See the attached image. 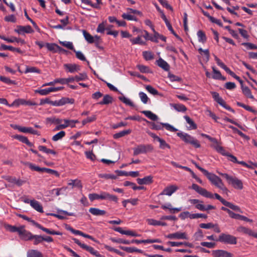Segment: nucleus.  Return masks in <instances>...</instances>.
<instances>
[{
  "mask_svg": "<svg viewBox=\"0 0 257 257\" xmlns=\"http://www.w3.org/2000/svg\"><path fill=\"white\" fill-rule=\"evenodd\" d=\"M197 36L198 37V41L199 42L204 43L206 41V36L204 32L199 30L197 32Z\"/></svg>",
  "mask_w": 257,
  "mask_h": 257,
  "instance_id": "42",
  "label": "nucleus"
},
{
  "mask_svg": "<svg viewBox=\"0 0 257 257\" xmlns=\"http://www.w3.org/2000/svg\"><path fill=\"white\" fill-rule=\"evenodd\" d=\"M20 238L24 240H32L33 234L25 229V226L21 225V229L19 234Z\"/></svg>",
  "mask_w": 257,
  "mask_h": 257,
  "instance_id": "11",
  "label": "nucleus"
},
{
  "mask_svg": "<svg viewBox=\"0 0 257 257\" xmlns=\"http://www.w3.org/2000/svg\"><path fill=\"white\" fill-rule=\"evenodd\" d=\"M148 223L152 225H161V226H167V223L165 222H161L153 219H150L148 220Z\"/></svg>",
  "mask_w": 257,
  "mask_h": 257,
  "instance_id": "45",
  "label": "nucleus"
},
{
  "mask_svg": "<svg viewBox=\"0 0 257 257\" xmlns=\"http://www.w3.org/2000/svg\"><path fill=\"white\" fill-rule=\"evenodd\" d=\"M213 144L212 145V147L214 149L216 150V151L222 155L223 156H224V155H226V153L227 152L224 149L220 146L219 144V143L217 139H216V142H212Z\"/></svg>",
  "mask_w": 257,
  "mask_h": 257,
  "instance_id": "23",
  "label": "nucleus"
},
{
  "mask_svg": "<svg viewBox=\"0 0 257 257\" xmlns=\"http://www.w3.org/2000/svg\"><path fill=\"white\" fill-rule=\"evenodd\" d=\"M165 237L170 239H188L187 234L185 232H181L179 231L173 233H170Z\"/></svg>",
  "mask_w": 257,
  "mask_h": 257,
  "instance_id": "9",
  "label": "nucleus"
},
{
  "mask_svg": "<svg viewBox=\"0 0 257 257\" xmlns=\"http://www.w3.org/2000/svg\"><path fill=\"white\" fill-rule=\"evenodd\" d=\"M89 212L93 215L95 216H103L105 214L106 211L103 210H100L97 208H90Z\"/></svg>",
  "mask_w": 257,
  "mask_h": 257,
  "instance_id": "26",
  "label": "nucleus"
},
{
  "mask_svg": "<svg viewBox=\"0 0 257 257\" xmlns=\"http://www.w3.org/2000/svg\"><path fill=\"white\" fill-rule=\"evenodd\" d=\"M2 39L9 43H14L16 42L17 43H21L22 44L25 43V41L24 40L19 38H17L16 37H13L12 38H2Z\"/></svg>",
  "mask_w": 257,
  "mask_h": 257,
  "instance_id": "48",
  "label": "nucleus"
},
{
  "mask_svg": "<svg viewBox=\"0 0 257 257\" xmlns=\"http://www.w3.org/2000/svg\"><path fill=\"white\" fill-rule=\"evenodd\" d=\"M25 164L28 166L29 168L33 171H35L39 172H44V168H40L39 166H36L30 162H26L25 163Z\"/></svg>",
  "mask_w": 257,
  "mask_h": 257,
  "instance_id": "38",
  "label": "nucleus"
},
{
  "mask_svg": "<svg viewBox=\"0 0 257 257\" xmlns=\"http://www.w3.org/2000/svg\"><path fill=\"white\" fill-rule=\"evenodd\" d=\"M178 189V187L175 185H170L166 187L159 195L171 196L176 192Z\"/></svg>",
  "mask_w": 257,
  "mask_h": 257,
  "instance_id": "15",
  "label": "nucleus"
},
{
  "mask_svg": "<svg viewBox=\"0 0 257 257\" xmlns=\"http://www.w3.org/2000/svg\"><path fill=\"white\" fill-rule=\"evenodd\" d=\"M241 45L244 46L247 50L257 49V46L251 43H242Z\"/></svg>",
  "mask_w": 257,
  "mask_h": 257,
  "instance_id": "62",
  "label": "nucleus"
},
{
  "mask_svg": "<svg viewBox=\"0 0 257 257\" xmlns=\"http://www.w3.org/2000/svg\"><path fill=\"white\" fill-rule=\"evenodd\" d=\"M130 41L132 42V44H140V45H144L145 42L141 40V36H138L136 38L131 39Z\"/></svg>",
  "mask_w": 257,
  "mask_h": 257,
  "instance_id": "57",
  "label": "nucleus"
},
{
  "mask_svg": "<svg viewBox=\"0 0 257 257\" xmlns=\"http://www.w3.org/2000/svg\"><path fill=\"white\" fill-rule=\"evenodd\" d=\"M88 198L91 201H93L94 200H102V192H101L100 194L96 193L89 194L88 195Z\"/></svg>",
  "mask_w": 257,
  "mask_h": 257,
  "instance_id": "43",
  "label": "nucleus"
},
{
  "mask_svg": "<svg viewBox=\"0 0 257 257\" xmlns=\"http://www.w3.org/2000/svg\"><path fill=\"white\" fill-rule=\"evenodd\" d=\"M73 79V81L79 82L80 81H84L88 79V76L85 72L80 73L79 75H75L74 77H71Z\"/></svg>",
  "mask_w": 257,
  "mask_h": 257,
  "instance_id": "32",
  "label": "nucleus"
},
{
  "mask_svg": "<svg viewBox=\"0 0 257 257\" xmlns=\"http://www.w3.org/2000/svg\"><path fill=\"white\" fill-rule=\"evenodd\" d=\"M27 257H43L42 253L36 250H31L27 253Z\"/></svg>",
  "mask_w": 257,
  "mask_h": 257,
  "instance_id": "49",
  "label": "nucleus"
},
{
  "mask_svg": "<svg viewBox=\"0 0 257 257\" xmlns=\"http://www.w3.org/2000/svg\"><path fill=\"white\" fill-rule=\"evenodd\" d=\"M153 147L150 144L139 145L133 149L134 156H137L140 154H146L149 152H152Z\"/></svg>",
  "mask_w": 257,
  "mask_h": 257,
  "instance_id": "7",
  "label": "nucleus"
},
{
  "mask_svg": "<svg viewBox=\"0 0 257 257\" xmlns=\"http://www.w3.org/2000/svg\"><path fill=\"white\" fill-rule=\"evenodd\" d=\"M124 19L128 21H137V19L134 16L131 15L130 14L123 13L121 16Z\"/></svg>",
  "mask_w": 257,
  "mask_h": 257,
  "instance_id": "63",
  "label": "nucleus"
},
{
  "mask_svg": "<svg viewBox=\"0 0 257 257\" xmlns=\"http://www.w3.org/2000/svg\"><path fill=\"white\" fill-rule=\"evenodd\" d=\"M124 186H131L134 190H145L146 188L144 186H137L136 184L133 182H131L128 181H125L123 183Z\"/></svg>",
  "mask_w": 257,
  "mask_h": 257,
  "instance_id": "33",
  "label": "nucleus"
},
{
  "mask_svg": "<svg viewBox=\"0 0 257 257\" xmlns=\"http://www.w3.org/2000/svg\"><path fill=\"white\" fill-rule=\"evenodd\" d=\"M154 32V36L150 37V38H149L150 40H151L152 42L158 43V39H161L163 41L166 42V37L160 34L159 33L156 32L155 30V32Z\"/></svg>",
  "mask_w": 257,
  "mask_h": 257,
  "instance_id": "18",
  "label": "nucleus"
},
{
  "mask_svg": "<svg viewBox=\"0 0 257 257\" xmlns=\"http://www.w3.org/2000/svg\"><path fill=\"white\" fill-rule=\"evenodd\" d=\"M113 101V98L112 96L108 94H106L103 96V98L102 101H100L98 104L100 105L108 104L111 103Z\"/></svg>",
  "mask_w": 257,
  "mask_h": 257,
  "instance_id": "34",
  "label": "nucleus"
},
{
  "mask_svg": "<svg viewBox=\"0 0 257 257\" xmlns=\"http://www.w3.org/2000/svg\"><path fill=\"white\" fill-rule=\"evenodd\" d=\"M66 189H67V187H64L60 188H55V189H52L50 191V193L52 194H55L57 196H58L61 194H63L64 192L66 191Z\"/></svg>",
  "mask_w": 257,
  "mask_h": 257,
  "instance_id": "40",
  "label": "nucleus"
},
{
  "mask_svg": "<svg viewBox=\"0 0 257 257\" xmlns=\"http://www.w3.org/2000/svg\"><path fill=\"white\" fill-rule=\"evenodd\" d=\"M177 135L185 143L189 144L196 148H199L201 146L197 140L187 133L179 132L177 133Z\"/></svg>",
  "mask_w": 257,
  "mask_h": 257,
  "instance_id": "3",
  "label": "nucleus"
},
{
  "mask_svg": "<svg viewBox=\"0 0 257 257\" xmlns=\"http://www.w3.org/2000/svg\"><path fill=\"white\" fill-rule=\"evenodd\" d=\"M221 175L227 180L228 184H231L235 189L241 190L243 188L242 181L237 178L229 176L226 173H222Z\"/></svg>",
  "mask_w": 257,
  "mask_h": 257,
  "instance_id": "4",
  "label": "nucleus"
},
{
  "mask_svg": "<svg viewBox=\"0 0 257 257\" xmlns=\"http://www.w3.org/2000/svg\"><path fill=\"white\" fill-rule=\"evenodd\" d=\"M68 184V185L72 186V187H76L78 188L82 187L81 181L77 179L70 180Z\"/></svg>",
  "mask_w": 257,
  "mask_h": 257,
  "instance_id": "52",
  "label": "nucleus"
},
{
  "mask_svg": "<svg viewBox=\"0 0 257 257\" xmlns=\"http://www.w3.org/2000/svg\"><path fill=\"white\" fill-rule=\"evenodd\" d=\"M99 177L106 179H116L117 178L116 176L110 174H100L99 175Z\"/></svg>",
  "mask_w": 257,
  "mask_h": 257,
  "instance_id": "61",
  "label": "nucleus"
},
{
  "mask_svg": "<svg viewBox=\"0 0 257 257\" xmlns=\"http://www.w3.org/2000/svg\"><path fill=\"white\" fill-rule=\"evenodd\" d=\"M137 68L142 73H150V70L147 66L143 65H138Z\"/></svg>",
  "mask_w": 257,
  "mask_h": 257,
  "instance_id": "64",
  "label": "nucleus"
},
{
  "mask_svg": "<svg viewBox=\"0 0 257 257\" xmlns=\"http://www.w3.org/2000/svg\"><path fill=\"white\" fill-rule=\"evenodd\" d=\"M236 230L238 232L242 233L244 234L248 235L250 236H253L257 238V233L254 232L249 228H247L243 226H240L237 228Z\"/></svg>",
  "mask_w": 257,
  "mask_h": 257,
  "instance_id": "12",
  "label": "nucleus"
},
{
  "mask_svg": "<svg viewBox=\"0 0 257 257\" xmlns=\"http://www.w3.org/2000/svg\"><path fill=\"white\" fill-rule=\"evenodd\" d=\"M63 67L67 72L71 73L78 72L81 69L80 66L76 64H64Z\"/></svg>",
  "mask_w": 257,
  "mask_h": 257,
  "instance_id": "13",
  "label": "nucleus"
},
{
  "mask_svg": "<svg viewBox=\"0 0 257 257\" xmlns=\"http://www.w3.org/2000/svg\"><path fill=\"white\" fill-rule=\"evenodd\" d=\"M141 112L152 120L156 121L158 119V116L150 110H143Z\"/></svg>",
  "mask_w": 257,
  "mask_h": 257,
  "instance_id": "31",
  "label": "nucleus"
},
{
  "mask_svg": "<svg viewBox=\"0 0 257 257\" xmlns=\"http://www.w3.org/2000/svg\"><path fill=\"white\" fill-rule=\"evenodd\" d=\"M192 188L198 193L201 195L208 198H213V196L215 197V198L219 200L223 205L225 203L226 200L222 198L219 194L217 193H215L214 195L211 192L208 191L204 188L200 187L198 185L196 184H193L192 185Z\"/></svg>",
  "mask_w": 257,
  "mask_h": 257,
  "instance_id": "1",
  "label": "nucleus"
},
{
  "mask_svg": "<svg viewBox=\"0 0 257 257\" xmlns=\"http://www.w3.org/2000/svg\"><path fill=\"white\" fill-rule=\"evenodd\" d=\"M214 59L217 64L219 67L223 69L226 72L228 70L229 68L227 67L216 56H214Z\"/></svg>",
  "mask_w": 257,
  "mask_h": 257,
  "instance_id": "54",
  "label": "nucleus"
},
{
  "mask_svg": "<svg viewBox=\"0 0 257 257\" xmlns=\"http://www.w3.org/2000/svg\"><path fill=\"white\" fill-rule=\"evenodd\" d=\"M212 70L213 75H212V77L213 79L222 80H226V78L224 76H222L220 72L216 70L214 67H212Z\"/></svg>",
  "mask_w": 257,
  "mask_h": 257,
  "instance_id": "27",
  "label": "nucleus"
},
{
  "mask_svg": "<svg viewBox=\"0 0 257 257\" xmlns=\"http://www.w3.org/2000/svg\"><path fill=\"white\" fill-rule=\"evenodd\" d=\"M204 175L206 176L212 184L214 185L217 187L221 189L224 192H227L228 191L226 187L224 186L221 179L216 175L207 171Z\"/></svg>",
  "mask_w": 257,
  "mask_h": 257,
  "instance_id": "2",
  "label": "nucleus"
},
{
  "mask_svg": "<svg viewBox=\"0 0 257 257\" xmlns=\"http://www.w3.org/2000/svg\"><path fill=\"white\" fill-rule=\"evenodd\" d=\"M184 118L186 120V122L190 125L188 127L189 130H195L197 128V125L189 116L185 115Z\"/></svg>",
  "mask_w": 257,
  "mask_h": 257,
  "instance_id": "37",
  "label": "nucleus"
},
{
  "mask_svg": "<svg viewBox=\"0 0 257 257\" xmlns=\"http://www.w3.org/2000/svg\"><path fill=\"white\" fill-rule=\"evenodd\" d=\"M226 72L229 74L230 76L233 77L236 80H237L240 85H242L243 83V81L240 78V77L237 76L233 71H232L229 68L226 71Z\"/></svg>",
  "mask_w": 257,
  "mask_h": 257,
  "instance_id": "60",
  "label": "nucleus"
},
{
  "mask_svg": "<svg viewBox=\"0 0 257 257\" xmlns=\"http://www.w3.org/2000/svg\"><path fill=\"white\" fill-rule=\"evenodd\" d=\"M15 32L20 35H24L25 33L31 34L34 32V30L30 25L26 26H17Z\"/></svg>",
  "mask_w": 257,
  "mask_h": 257,
  "instance_id": "10",
  "label": "nucleus"
},
{
  "mask_svg": "<svg viewBox=\"0 0 257 257\" xmlns=\"http://www.w3.org/2000/svg\"><path fill=\"white\" fill-rule=\"evenodd\" d=\"M82 33L85 40L88 43L91 44L94 42V38L86 30H83Z\"/></svg>",
  "mask_w": 257,
  "mask_h": 257,
  "instance_id": "39",
  "label": "nucleus"
},
{
  "mask_svg": "<svg viewBox=\"0 0 257 257\" xmlns=\"http://www.w3.org/2000/svg\"><path fill=\"white\" fill-rule=\"evenodd\" d=\"M73 81V79L70 77L67 78H58L56 79V82H57V83H60L61 84H68L70 82H72Z\"/></svg>",
  "mask_w": 257,
  "mask_h": 257,
  "instance_id": "44",
  "label": "nucleus"
},
{
  "mask_svg": "<svg viewBox=\"0 0 257 257\" xmlns=\"http://www.w3.org/2000/svg\"><path fill=\"white\" fill-rule=\"evenodd\" d=\"M119 99L121 100L122 102L125 103L126 105H129L131 107H135V104L134 103L128 98L123 96L119 97Z\"/></svg>",
  "mask_w": 257,
  "mask_h": 257,
  "instance_id": "55",
  "label": "nucleus"
},
{
  "mask_svg": "<svg viewBox=\"0 0 257 257\" xmlns=\"http://www.w3.org/2000/svg\"><path fill=\"white\" fill-rule=\"evenodd\" d=\"M148 123H150L152 125L151 128L155 130H161L164 127L167 130L172 132H176L178 130L175 128L173 126L168 123L160 122V123H155L154 122H150L146 119H144Z\"/></svg>",
  "mask_w": 257,
  "mask_h": 257,
  "instance_id": "5",
  "label": "nucleus"
},
{
  "mask_svg": "<svg viewBox=\"0 0 257 257\" xmlns=\"http://www.w3.org/2000/svg\"><path fill=\"white\" fill-rule=\"evenodd\" d=\"M137 183L140 185H149L151 184L153 180V177L151 175L146 176L143 178H138Z\"/></svg>",
  "mask_w": 257,
  "mask_h": 257,
  "instance_id": "16",
  "label": "nucleus"
},
{
  "mask_svg": "<svg viewBox=\"0 0 257 257\" xmlns=\"http://www.w3.org/2000/svg\"><path fill=\"white\" fill-rule=\"evenodd\" d=\"M60 214H52V215L56 217L58 219H63L65 217L62 215H68V216H74V213L72 212H68L65 210H60L59 211Z\"/></svg>",
  "mask_w": 257,
  "mask_h": 257,
  "instance_id": "36",
  "label": "nucleus"
},
{
  "mask_svg": "<svg viewBox=\"0 0 257 257\" xmlns=\"http://www.w3.org/2000/svg\"><path fill=\"white\" fill-rule=\"evenodd\" d=\"M167 243L171 246H180L182 245H184L190 247H192L193 246L192 244L188 242H175L169 241H168Z\"/></svg>",
  "mask_w": 257,
  "mask_h": 257,
  "instance_id": "24",
  "label": "nucleus"
},
{
  "mask_svg": "<svg viewBox=\"0 0 257 257\" xmlns=\"http://www.w3.org/2000/svg\"><path fill=\"white\" fill-rule=\"evenodd\" d=\"M216 241L226 244H236L237 238L232 235L222 233L219 235Z\"/></svg>",
  "mask_w": 257,
  "mask_h": 257,
  "instance_id": "6",
  "label": "nucleus"
},
{
  "mask_svg": "<svg viewBox=\"0 0 257 257\" xmlns=\"http://www.w3.org/2000/svg\"><path fill=\"white\" fill-rule=\"evenodd\" d=\"M39 229H41L42 230H43V231L46 232L47 233H48L49 234H52V235H61V233H60V232L56 231L53 230L49 229L48 228L43 227L42 225L41 226V227H40Z\"/></svg>",
  "mask_w": 257,
  "mask_h": 257,
  "instance_id": "47",
  "label": "nucleus"
},
{
  "mask_svg": "<svg viewBox=\"0 0 257 257\" xmlns=\"http://www.w3.org/2000/svg\"><path fill=\"white\" fill-rule=\"evenodd\" d=\"M213 257H233V254L225 250L217 249L212 251Z\"/></svg>",
  "mask_w": 257,
  "mask_h": 257,
  "instance_id": "14",
  "label": "nucleus"
},
{
  "mask_svg": "<svg viewBox=\"0 0 257 257\" xmlns=\"http://www.w3.org/2000/svg\"><path fill=\"white\" fill-rule=\"evenodd\" d=\"M32 240H34V244L37 245L43 241V236L39 235H34L32 236Z\"/></svg>",
  "mask_w": 257,
  "mask_h": 257,
  "instance_id": "53",
  "label": "nucleus"
},
{
  "mask_svg": "<svg viewBox=\"0 0 257 257\" xmlns=\"http://www.w3.org/2000/svg\"><path fill=\"white\" fill-rule=\"evenodd\" d=\"M139 97L142 101V102L144 104H147L149 100V98H148L147 94L143 92H140L139 93Z\"/></svg>",
  "mask_w": 257,
  "mask_h": 257,
  "instance_id": "58",
  "label": "nucleus"
},
{
  "mask_svg": "<svg viewBox=\"0 0 257 257\" xmlns=\"http://www.w3.org/2000/svg\"><path fill=\"white\" fill-rule=\"evenodd\" d=\"M157 64L160 67L162 68L163 69H164L166 71H168L170 69V66L168 64V63L161 58H159L157 61Z\"/></svg>",
  "mask_w": 257,
  "mask_h": 257,
  "instance_id": "22",
  "label": "nucleus"
},
{
  "mask_svg": "<svg viewBox=\"0 0 257 257\" xmlns=\"http://www.w3.org/2000/svg\"><path fill=\"white\" fill-rule=\"evenodd\" d=\"M110 240L113 242L118 243H123L124 244H130V240L123 239L122 238H111Z\"/></svg>",
  "mask_w": 257,
  "mask_h": 257,
  "instance_id": "56",
  "label": "nucleus"
},
{
  "mask_svg": "<svg viewBox=\"0 0 257 257\" xmlns=\"http://www.w3.org/2000/svg\"><path fill=\"white\" fill-rule=\"evenodd\" d=\"M225 203L224 205V206L228 207V208L232 209L233 210L238 211L241 213L242 212L240 208L238 206L234 205L232 203L228 202L227 201Z\"/></svg>",
  "mask_w": 257,
  "mask_h": 257,
  "instance_id": "41",
  "label": "nucleus"
},
{
  "mask_svg": "<svg viewBox=\"0 0 257 257\" xmlns=\"http://www.w3.org/2000/svg\"><path fill=\"white\" fill-rule=\"evenodd\" d=\"M45 46L48 50H49L50 51L54 52H56L57 51V50H59V51H63V52L66 51L65 50L62 48L61 47H60L58 45H57L55 43H46L45 44Z\"/></svg>",
  "mask_w": 257,
  "mask_h": 257,
  "instance_id": "17",
  "label": "nucleus"
},
{
  "mask_svg": "<svg viewBox=\"0 0 257 257\" xmlns=\"http://www.w3.org/2000/svg\"><path fill=\"white\" fill-rule=\"evenodd\" d=\"M59 43L63 46L71 50L74 51V48L72 42L68 41H60Z\"/></svg>",
  "mask_w": 257,
  "mask_h": 257,
  "instance_id": "51",
  "label": "nucleus"
},
{
  "mask_svg": "<svg viewBox=\"0 0 257 257\" xmlns=\"http://www.w3.org/2000/svg\"><path fill=\"white\" fill-rule=\"evenodd\" d=\"M14 138L19 140L23 143L26 144L29 147H33L34 146V145L29 141L26 137L16 135L14 136Z\"/></svg>",
  "mask_w": 257,
  "mask_h": 257,
  "instance_id": "19",
  "label": "nucleus"
},
{
  "mask_svg": "<svg viewBox=\"0 0 257 257\" xmlns=\"http://www.w3.org/2000/svg\"><path fill=\"white\" fill-rule=\"evenodd\" d=\"M65 132L63 131H60L52 137V140L56 142L61 139H62L65 136Z\"/></svg>",
  "mask_w": 257,
  "mask_h": 257,
  "instance_id": "50",
  "label": "nucleus"
},
{
  "mask_svg": "<svg viewBox=\"0 0 257 257\" xmlns=\"http://www.w3.org/2000/svg\"><path fill=\"white\" fill-rule=\"evenodd\" d=\"M119 247L128 253H133L134 252L142 253L143 252V251L142 249H138L137 248L135 247H127V246H119Z\"/></svg>",
  "mask_w": 257,
  "mask_h": 257,
  "instance_id": "20",
  "label": "nucleus"
},
{
  "mask_svg": "<svg viewBox=\"0 0 257 257\" xmlns=\"http://www.w3.org/2000/svg\"><path fill=\"white\" fill-rule=\"evenodd\" d=\"M131 132L132 131L130 129L123 130L122 131L119 132L117 133L114 134L113 137L115 139H117L130 134L131 133Z\"/></svg>",
  "mask_w": 257,
  "mask_h": 257,
  "instance_id": "35",
  "label": "nucleus"
},
{
  "mask_svg": "<svg viewBox=\"0 0 257 257\" xmlns=\"http://www.w3.org/2000/svg\"><path fill=\"white\" fill-rule=\"evenodd\" d=\"M5 228L8 231H9L11 232H18V234H19L21 229V226L19 227H17L16 226H13L9 224H6L5 225Z\"/></svg>",
  "mask_w": 257,
  "mask_h": 257,
  "instance_id": "28",
  "label": "nucleus"
},
{
  "mask_svg": "<svg viewBox=\"0 0 257 257\" xmlns=\"http://www.w3.org/2000/svg\"><path fill=\"white\" fill-rule=\"evenodd\" d=\"M102 200H109L115 203L118 202V198L117 196L111 195L106 192H102Z\"/></svg>",
  "mask_w": 257,
  "mask_h": 257,
  "instance_id": "21",
  "label": "nucleus"
},
{
  "mask_svg": "<svg viewBox=\"0 0 257 257\" xmlns=\"http://www.w3.org/2000/svg\"><path fill=\"white\" fill-rule=\"evenodd\" d=\"M31 206L39 212L43 213V209L42 205L39 202L34 200L31 202Z\"/></svg>",
  "mask_w": 257,
  "mask_h": 257,
  "instance_id": "25",
  "label": "nucleus"
},
{
  "mask_svg": "<svg viewBox=\"0 0 257 257\" xmlns=\"http://www.w3.org/2000/svg\"><path fill=\"white\" fill-rule=\"evenodd\" d=\"M171 106L173 107L176 111L178 112H185L187 110V107L182 104L180 103H171Z\"/></svg>",
  "mask_w": 257,
  "mask_h": 257,
  "instance_id": "29",
  "label": "nucleus"
},
{
  "mask_svg": "<svg viewBox=\"0 0 257 257\" xmlns=\"http://www.w3.org/2000/svg\"><path fill=\"white\" fill-rule=\"evenodd\" d=\"M11 126L15 130H17L20 132L24 133H27L28 131V127H24V126H21L17 124H13L11 125Z\"/></svg>",
  "mask_w": 257,
  "mask_h": 257,
  "instance_id": "59",
  "label": "nucleus"
},
{
  "mask_svg": "<svg viewBox=\"0 0 257 257\" xmlns=\"http://www.w3.org/2000/svg\"><path fill=\"white\" fill-rule=\"evenodd\" d=\"M241 88L242 91V93L247 97L252 99H254V96L252 95L250 90L247 86H244L243 84L241 85Z\"/></svg>",
  "mask_w": 257,
  "mask_h": 257,
  "instance_id": "30",
  "label": "nucleus"
},
{
  "mask_svg": "<svg viewBox=\"0 0 257 257\" xmlns=\"http://www.w3.org/2000/svg\"><path fill=\"white\" fill-rule=\"evenodd\" d=\"M61 106L64 105L67 103L73 104L74 102V99L68 97H62L60 100Z\"/></svg>",
  "mask_w": 257,
  "mask_h": 257,
  "instance_id": "46",
  "label": "nucleus"
},
{
  "mask_svg": "<svg viewBox=\"0 0 257 257\" xmlns=\"http://www.w3.org/2000/svg\"><path fill=\"white\" fill-rule=\"evenodd\" d=\"M72 240L81 248L88 251L91 254L95 255L96 257H102L101 255L97 250H95L92 247L88 246L84 243H82L78 239L76 238H73Z\"/></svg>",
  "mask_w": 257,
  "mask_h": 257,
  "instance_id": "8",
  "label": "nucleus"
}]
</instances>
